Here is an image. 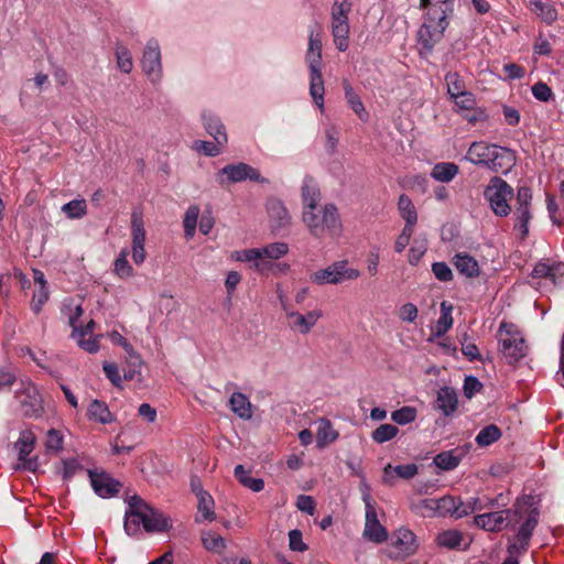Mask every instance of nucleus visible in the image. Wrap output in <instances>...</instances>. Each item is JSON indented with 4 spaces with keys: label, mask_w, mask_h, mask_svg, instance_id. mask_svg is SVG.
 Wrapping results in <instances>:
<instances>
[{
    "label": "nucleus",
    "mask_w": 564,
    "mask_h": 564,
    "mask_svg": "<svg viewBox=\"0 0 564 564\" xmlns=\"http://www.w3.org/2000/svg\"><path fill=\"white\" fill-rule=\"evenodd\" d=\"M421 6L427 8V12L423 24L417 31V42L420 45V54L427 56L432 53L436 43L443 37L448 22L446 20L444 3L430 4V0H421Z\"/></svg>",
    "instance_id": "1"
},
{
    "label": "nucleus",
    "mask_w": 564,
    "mask_h": 564,
    "mask_svg": "<svg viewBox=\"0 0 564 564\" xmlns=\"http://www.w3.org/2000/svg\"><path fill=\"white\" fill-rule=\"evenodd\" d=\"M302 221L311 236L316 239L337 236L341 229L338 210L333 204L303 209Z\"/></svg>",
    "instance_id": "2"
},
{
    "label": "nucleus",
    "mask_w": 564,
    "mask_h": 564,
    "mask_svg": "<svg viewBox=\"0 0 564 564\" xmlns=\"http://www.w3.org/2000/svg\"><path fill=\"white\" fill-rule=\"evenodd\" d=\"M62 314L68 319V324L73 328L72 337L76 340L77 345L88 352H96L99 349V341L97 337L93 336L95 322L90 319L83 327L79 322V317L83 315L80 301L76 299L65 300L62 306Z\"/></svg>",
    "instance_id": "3"
},
{
    "label": "nucleus",
    "mask_w": 564,
    "mask_h": 564,
    "mask_svg": "<svg viewBox=\"0 0 564 564\" xmlns=\"http://www.w3.org/2000/svg\"><path fill=\"white\" fill-rule=\"evenodd\" d=\"M305 61L310 69V95L314 104L324 110V78L322 74V41L319 34L310 33Z\"/></svg>",
    "instance_id": "4"
},
{
    "label": "nucleus",
    "mask_w": 564,
    "mask_h": 564,
    "mask_svg": "<svg viewBox=\"0 0 564 564\" xmlns=\"http://www.w3.org/2000/svg\"><path fill=\"white\" fill-rule=\"evenodd\" d=\"M530 497L518 498L513 509H503L478 514L474 518V523L482 530L489 532H499L507 528L514 518L523 519L530 509Z\"/></svg>",
    "instance_id": "5"
},
{
    "label": "nucleus",
    "mask_w": 564,
    "mask_h": 564,
    "mask_svg": "<svg viewBox=\"0 0 564 564\" xmlns=\"http://www.w3.org/2000/svg\"><path fill=\"white\" fill-rule=\"evenodd\" d=\"M351 10L352 0H335L330 8V31L334 44L340 52H345L349 47V14Z\"/></svg>",
    "instance_id": "6"
},
{
    "label": "nucleus",
    "mask_w": 564,
    "mask_h": 564,
    "mask_svg": "<svg viewBox=\"0 0 564 564\" xmlns=\"http://www.w3.org/2000/svg\"><path fill=\"white\" fill-rule=\"evenodd\" d=\"M499 349L509 362L520 360L525 356L527 346L518 328L508 323H501L498 330Z\"/></svg>",
    "instance_id": "7"
},
{
    "label": "nucleus",
    "mask_w": 564,
    "mask_h": 564,
    "mask_svg": "<svg viewBox=\"0 0 564 564\" xmlns=\"http://www.w3.org/2000/svg\"><path fill=\"white\" fill-rule=\"evenodd\" d=\"M484 195L496 216L509 215L511 208L508 202L513 196V189L506 181L497 176L492 177L486 186Z\"/></svg>",
    "instance_id": "8"
},
{
    "label": "nucleus",
    "mask_w": 564,
    "mask_h": 564,
    "mask_svg": "<svg viewBox=\"0 0 564 564\" xmlns=\"http://www.w3.org/2000/svg\"><path fill=\"white\" fill-rule=\"evenodd\" d=\"M360 276L359 270L348 267L347 261H336L328 267L311 274L310 280L317 285L339 284L344 281L356 280Z\"/></svg>",
    "instance_id": "9"
},
{
    "label": "nucleus",
    "mask_w": 564,
    "mask_h": 564,
    "mask_svg": "<svg viewBox=\"0 0 564 564\" xmlns=\"http://www.w3.org/2000/svg\"><path fill=\"white\" fill-rule=\"evenodd\" d=\"M523 519L524 522L519 528L516 536L509 540L507 552L510 556L519 557L527 552L532 533L539 521L538 509H530Z\"/></svg>",
    "instance_id": "10"
},
{
    "label": "nucleus",
    "mask_w": 564,
    "mask_h": 564,
    "mask_svg": "<svg viewBox=\"0 0 564 564\" xmlns=\"http://www.w3.org/2000/svg\"><path fill=\"white\" fill-rule=\"evenodd\" d=\"M247 180L259 183L264 182V178L261 176L257 169L243 162L227 164L216 174V181L221 186H226L231 183L243 182Z\"/></svg>",
    "instance_id": "11"
},
{
    "label": "nucleus",
    "mask_w": 564,
    "mask_h": 564,
    "mask_svg": "<svg viewBox=\"0 0 564 564\" xmlns=\"http://www.w3.org/2000/svg\"><path fill=\"white\" fill-rule=\"evenodd\" d=\"M141 67L152 84L161 83L163 77L162 56L159 42L155 39L147 42L141 58Z\"/></svg>",
    "instance_id": "12"
},
{
    "label": "nucleus",
    "mask_w": 564,
    "mask_h": 564,
    "mask_svg": "<svg viewBox=\"0 0 564 564\" xmlns=\"http://www.w3.org/2000/svg\"><path fill=\"white\" fill-rule=\"evenodd\" d=\"M15 399L21 405V410L26 416H37L42 411V398L29 379H22L20 387L15 391Z\"/></svg>",
    "instance_id": "13"
},
{
    "label": "nucleus",
    "mask_w": 564,
    "mask_h": 564,
    "mask_svg": "<svg viewBox=\"0 0 564 564\" xmlns=\"http://www.w3.org/2000/svg\"><path fill=\"white\" fill-rule=\"evenodd\" d=\"M290 329L300 335H307L315 327L317 322L322 318V310H313L306 313H300L293 308L284 313Z\"/></svg>",
    "instance_id": "14"
},
{
    "label": "nucleus",
    "mask_w": 564,
    "mask_h": 564,
    "mask_svg": "<svg viewBox=\"0 0 564 564\" xmlns=\"http://www.w3.org/2000/svg\"><path fill=\"white\" fill-rule=\"evenodd\" d=\"M35 445V436L29 431H22L14 446L19 454L20 465L17 468H22L29 471H36L39 464L36 457H30Z\"/></svg>",
    "instance_id": "15"
},
{
    "label": "nucleus",
    "mask_w": 564,
    "mask_h": 564,
    "mask_svg": "<svg viewBox=\"0 0 564 564\" xmlns=\"http://www.w3.org/2000/svg\"><path fill=\"white\" fill-rule=\"evenodd\" d=\"M456 106V110L467 120L469 123L475 124L479 121H485L487 115L484 109L476 108V99L473 93L465 91L451 98Z\"/></svg>",
    "instance_id": "16"
},
{
    "label": "nucleus",
    "mask_w": 564,
    "mask_h": 564,
    "mask_svg": "<svg viewBox=\"0 0 564 564\" xmlns=\"http://www.w3.org/2000/svg\"><path fill=\"white\" fill-rule=\"evenodd\" d=\"M366 503V523L364 530V536L375 543H382L388 538V532L378 520L376 508L372 505L369 495L364 497Z\"/></svg>",
    "instance_id": "17"
},
{
    "label": "nucleus",
    "mask_w": 564,
    "mask_h": 564,
    "mask_svg": "<svg viewBox=\"0 0 564 564\" xmlns=\"http://www.w3.org/2000/svg\"><path fill=\"white\" fill-rule=\"evenodd\" d=\"M143 529L147 532H164L172 528V519L151 508L142 500Z\"/></svg>",
    "instance_id": "18"
},
{
    "label": "nucleus",
    "mask_w": 564,
    "mask_h": 564,
    "mask_svg": "<svg viewBox=\"0 0 564 564\" xmlns=\"http://www.w3.org/2000/svg\"><path fill=\"white\" fill-rule=\"evenodd\" d=\"M94 491L101 498L115 496L120 490V482L115 480L105 471L87 470Z\"/></svg>",
    "instance_id": "19"
},
{
    "label": "nucleus",
    "mask_w": 564,
    "mask_h": 564,
    "mask_svg": "<svg viewBox=\"0 0 564 564\" xmlns=\"http://www.w3.org/2000/svg\"><path fill=\"white\" fill-rule=\"evenodd\" d=\"M532 199V194L530 188L528 187H520L518 189L517 194V207H516V217H517V224L516 228H518L522 236H525L528 234V224L531 219V213H530V203Z\"/></svg>",
    "instance_id": "20"
},
{
    "label": "nucleus",
    "mask_w": 564,
    "mask_h": 564,
    "mask_svg": "<svg viewBox=\"0 0 564 564\" xmlns=\"http://www.w3.org/2000/svg\"><path fill=\"white\" fill-rule=\"evenodd\" d=\"M230 260L249 263L251 268L264 273L273 268V264L261 259L260 248L235 250L229 256Z\"/></svg>",
    "instance_id": "21"
},
{
    "label": "nucleus",
    "mask_w": 564,
    "mask_h": 564,
    "mask_svg": "<svg viewBox=\"0 0 564 564\" xmlns=\"http://www.w3.org/2000/svg\"><path fill=\"white\" fill-rule=\"evenodd\" d=\"M142 520V499L133 496L128 501V509L126 511L124 530L133 536L140 533Z\"/></svg>",
    "instance_id": "22"
},
{
    "label": "nucleus",
    "mask_w": 564,
    "mask_h": 564,
    "mask_svg": "<svg viewBox=\"0 0 564 564\" xmlns=\"http://www.w3.org/2000/svg\"><path fill=\"white\" fill-rule=\"evenodd\" d=\"M514 164V152L510 149L496 145L486 167L496 173L507 174Z\"/></svg>",
    "instance_id": "23"
},
{
    "label": "nucleus",
    "mask_w": 564,
    "mask_h": 564,
    "mask_svg": "<svg viewBox=\"0 0 564 564\" xmlns=\"http://www.w3.org/2000/svg\"><path fill=\"white\" fill-rule=\"evenodd\" d=\"M528 10L541 22L551 25L557 20L558 12L551 0H524Z\"/></svg>",
    "instance_id": "24"
},
{
    "label": "nucleus",
    "mask_w": 564,
    "mask_h": 564,
    "mask_svg": "<svg viewBox=\"0 0 564 564\" xmlns=\"http://www.w3.org/2000/svg\"><path fill=\"white\" fill-rule=\"evenodd\" d=\"M267 210L270 226L273 231H279L290 225V214L280 200L269 199L267 203Z\"/></svg>",
    "instance_id": "25"
},
{
    "label": "nucleus",
    "mask_w": 564,
    "mask_h": 564,
    "mask_svg": "<svg viewBox=\"0 0 564 564\" xmlns=\"http://www.w3.org/2000/svg\"><path fill=\"white\" fill-rule=\"evenodd\" d=\"M496 145L497 144H489L485 141H475L469 145L465 160L471 164L486 167Z\"/></svg>",
    "instance_id": "26"
},
{
    "label": "nucleus",
    "mask_w": 564,
    "mask_h": 564,
    "mask_svg": "<svg viewBox=\"0 0 564 564\" xmlns=\"http://www.w3.org/2000/svg\"><path fill=\"white\" fill-rule=\"evenodd\" d=\"M206 131L215 139L218 144L227 142V133L219 118L212 111H204L202 115Z\"/></svg>",
    "instance_id": "27"
},
{
    "label": "nucleus",
    "mask_w": 564,
    "mask_h": 564,
    "mask_svg": "<svg viewBox=\"0 0 564 564\" xmlns=\"http://www.w3.org/2000/svg\"><path fill=\"white\" fill-rule=\"evenodd\" d=\"M302 210L303 209H313L316 206H319L321 202V193L317 183L312 177H305L302 189Z\"/></svg>",
    "instance_id": "28"
},
{
    "label": "nucleus",
    "mask_w": 564,
    "mask_h": 564,
    "mask_svg": "<svg viewBox=\"0 0 564 564\" xmlns=\"http://www.w3.org/2000/svg\"><path fill=\"white\" fill-rule=\"evenodd\" d=\"M564 275V263L556 261H541L533 269V278H545L556 283L557 278Z\"/></svg>",
    "instance_id": "29"
},
{
    "label": "nucleus",
    "mask_w": 564,
    "mask_h": 564,
    "mask_svg": "<svg viewBox=\"0 0 564 564\" xmlns=\"http://www.w3.org/2000/svg\"><path fill=\"white\" fill-rule=\"evenodd\" d=\"M435 541L438 546L449 550L466 547L469 544L466 536L455 529L445 530L438 533Z\"/></svg>",
    "instance_id": "30"
},
{
    "label": "nucleus",
    "mask_w": 564,
    "mask_h": 564,
    "mask_svg": "<svg viewBox=\"0 0 564 564\" xmlns=\"http://www.w3.org/2000/svg\"><path fill=\"white\" fill-rule=\"evenodd\" d=\"M339 436V433L333 427L332 422L328 419H319L317 421L316 430V445L319 448H324L329 444L334 443Z\"/></svg>",
    "instance_id": "31"
},
{
    "label": "nucleus",
    "mask_w": 564,
    "mask_h": 564,
    "mask_svg": "<svg viewBox=\"0 0 564 564\" xmlns=\"http://www.w3.org/2000/svg\"><path fill=\"white\" fill-rule=\"evenodd\" d=\"M197 500L198 512L196 516V522L214 521L216 519V513L213 497L207 491H199Z\"/></svg>",
    "instance_id": "32"
},
{
    "label": "nucleus",
    "mask_w": 564,
    "mask_h": 564,
    "mask_svg": "<svg viewBox=\"0 0 564 564\" xmlns=\"http://www.w3.org/2000/svg\"><path fill=\"white\" fill-rule=\"evenodd\" d=\"M231 411L242 420H250L253 415L252 404L248 397L241 392H234L229 399Z\"/></svg>",
    "instance_id": "33"
},
{
    "label": "nucleus",
    "mask_w": 564,
    "mask_h": 564,
    "mask_svg": "<svg viewBox=\"0 0 564 564\" xmlns=\"http://www.w3.org/2000/svg\"><path fill=\"white\" fill-rule=\"evenodd\" d=\"M343 88L345 93V99L350 109L358 116L361 121H367L369 119V113L366 111V108L359 95L355 91L354 87L347 80H345L343 83Z\"/></svg>",
    "instance_id": "34"
},
{
    "label": "nucleus",
    "mask_w": 564,
    "mask_h": 564,
    "mask_svg": "<svg viewBox=\"0 0 564 564\" xmlns=\"http://www.w3.org/2000/svg\"><path fill=\"white\" fill-rule=\"evenodd\" d=\"M454 265L466 278H476L480 273L477 260L466 253H457L454 257Z\"/></svg>",
    "instance_id": "35"
},
{
    "label": "nucleus",
    "mask_w": 564,
    "mask_h": 564,
    "mask_svg": "<svg viewBox=\"0 0 564 564\" xmlns=\"http://www.w3.org/2000/svg\"><path fill=\"white\" fill-rule=\"evenodd\" d=\"M87 416L90 421H95L101 424H108L115 421V416L110 412L108 405L99 400H94L90 402Z\"/></svg>",
    "instance_id": "36"
},
{
    "label": "nucleus",
    "mask_w": 564,
    "mask_h": 564,
    "mask_svg": "<svg viewBox=\"0 0 564 564\" xmlns=\"http://www.w3.org/2000/svg\"><path fill=\"white\" fill-rule=\"evenodd\" d=\"M459 167L453 162H440L436 163L431 171V176L437 182L449 183L458 174Z\"/></svg>",
    "instance_id": "37"
},
{
    "label": "nucleus",
    "mask_w": 564,
    "mask_h": 564,
    "mask_svg": "<svg viewBox=\"0 0 564 564\" xmlns=\"http://www.w3.org/2000/svg\"><path fill=\"white\" fill-rule=\"evenodd\" d=\"M398 210L401 218L405 221V227L414 228L417 223L416 208L411 198L402 194L398 199Z\"/></svg>",
    "instance_id": "38"
},
{
    "label": "nucleus",
    "mask_w": 564,
    "mask_h": 564,
    "mask_svg": "<svg viewBox=\"0 0 564 564\" xmlns=\"http://www.w3.org/2000/svg\"><path fill=\"white\" fill-rule=\"evenodd\" d=\"M457 394L451 388H442L437 393V408L444 415H451L457 409Z\"/></svg>",
    "instance_id": "39"
},
{
    "label": "nucleus",
    "mask_w": 564,
    "mask_h": 564,
    "mask_svg": "<svg viewBox=\"0 0 564 564\" xmlns=\"http://www.w3.org/2000/svg\"><path fill=\"white\" fill-rule=\"evenodd\" d=\"M143 360L140 355H132V358H124L123 378L127 381L142 382Z\"/></svg>",
    "instance_id": "40"
},
{
    "label": "nucleus",
    "mask_w": 564,
    "mask_h": 564,
    "mask_svg": "<svg viewBox=\"0 0 564 564\" xmlns=\"http://www.w3.org/2000/svg\"><path fill=\"white\" fill-rule=\"evenodd\" d=\"M453 306L446 301L441 303V316L436 322L434 335L437 337L446 334L453 326Z\"/></svg>",
    "instance_id": "41"
},
{
    "label": "nucleus",
    "mask_w": 564,
    "mask_h": 564,
    "mask_svg": "<svg viewBox=\"0 0 564 564\" xmlns=\"http://www.w3.org/2000/svg\"><path fill=\"white\" fill-rule=\"evenodd\" d=\"M131 238L132 246H144L147 234L144 229L142 214L140 212H132L131 214Z\"/></svg>",
    "instance_id": "42"
},
{
    "label": "nucleus",
    "mask_w": 564,
    "mask_h": 564,
    "mask_svg": "<svg viewBox=\"0 0 564 564\" xmlns=\"http://www.w3.org/2000/svg\"><path fill=\"white\" fill-rule=\"evenodd\" d=\"M261 259L269 261L279 260L289 253L286 242H272L260 248Z\"/></svg>",
    "instance_id": "43"
},
{
    "label": "nucleus",
    "mask_w": 564,
    "mask_h": 564,
    "mask_svg": "<svg viewBox=\"0 0 564 564\" xmlns=\"http://www.w3.org/2000/svg\"><path fill=\"white\" fill-rule=\"evenodd\" d=\"M115 56L118 69L124 74H130L133 68V59L130 50L122 44H117Z\"/></svg>",
    "instance_id": "44"
},
{
    "label": "nucleus",
    "mask_w": 564,
    "mask_h": 564,
    "mask_svg": "<svg viewBox=\"0 0 564 564\" xmlns=\"http://www.w3.org/2000/svg\"><path fill=\"white\" fill-rule=\"evenodd\" d=\"M395 545H398L403 552H414L416 549V541L414 533L405 528H400L394 533Z\"/></svg>",
    "instance_id": "45"
},
{
    "label": "nucleus",
    "mask_w": 564,
    "mask_h": 564,
    "mask_svg": "<svg viewBox=\"0 0 564 564\" xmlns=\"http://www.w3.org/2000/svg\"><path fill=\"white\" fill-rule=\"evenodd\" d=\"M202 543L207 551L214 553H220L226 549L224 538L213 531H204L202 533Z\"/></svg>",
    "instance_id": "46"
},
{
    "label": "nucleus",
    "mask_w": 564,
    "mask_h": 564,
    "mask_svg": "<svg viewBox=\"0 0 564 564\" xmlns=\"http://www.w3.org/2000/svg\"><path fill=\"white\" fill-rule=\"evenodd\" d=\"M437 501V516H447L452 514L457 518V513H459V510H462L463 506H460V501L458 502L454 497L452 496H444L440 499H436Z\"/></svg>",
    "instance_id": "47"
},
{
    "label": "nucleus",
    "mask_w": 564,
    "mask_h": 564,
    "mask_svg": "<svg viewBox=\"0 0 564 564\" xmlns=\"http://www.w3.org/2000/svg\"><path fill=\"white\" fill-rule=\"evenodd\" d=\"M501 436V431L497 425L490 424L480 430L476 436V443L481 446H489L497 442Z\"/></svg>",
    "instance_id": "48"
},
{
    "label": "nucleus",
    "mask_w": 564,
    "mask_h": 564,
    "mask_svg": "<svg viewBox=\"0 0 564 564\" xmlns=\"http://www.w3.org/2000/svg\"><path fill=\"white\" fill-rule=\"evenodd\" d=\"M445 83L447 86V94L449 95L451 98L467 91V87L464 79L456 72L447 73L445 75Z\"/></svg>",
    "instance_id": "49"
},
{
    "label": "nucleus",
    "mask_w": 564,
    "mask_h": 564,
    "mask_svg": "<svg viewBox=\"0 0 564 564\" xmlns=\"http://www.w3.org/2000/svg\"><path fill=\"white\" fill-rule=\"evenodd\" d=\"M129 251L127 249H122L115 260L113 272L120 279L130 278L133 275V268L128 262Z\"/></svg>",
    "instance_id": "50"
},
{
    "label": "nucleus",
    "mask_w": 564,
    "mask_h": 564,
    "mask_svg": "<svg viewBox=\"0 0 564 564\" xmlns=\"http://www.w3.org/2000/svg\"><path fill=\"white\" fill-rule=\"evenodd\" d=\"M63 213L70 219H78L86 215L87 206L85 199H74L62 207Z\"/></svg>",
    "instance_id": "51"
},
{
    "label": "nucleus",
    "mask_w": 564,
    "mask_h": 564,
    "mask_svg": "<svg viewBox=\"0 0 564 564\" xmlns=\"http://www.w3.org/2000/svg\"><path fill=\"white\" fill-rule=\"evenodd\" d=\"M199 216L198 206H191L185 213L183 220L184 232L187 238H193L196 231L197 220Z\"/></svg>",
    "instance_id": "52"
},
{
    "label": "nucleus",
    "mask_w": 564,
    "mask_h": 564,
    "mask_svg": "<svg viewBox=\"0 0 564 564\" xmlns=\"http://www.w3.org/2000/svg\"><path fill=\"white\" fill-rule=\"evenodd\" d=\"M398 431L392 424H381L372 432V440L379 444L388 442L398 434Z\"/></svg>",
    "instance_id": "53"
},
{
    "label": "nucleus",
    "mask_w": 564,
    "mask_h": 564,
    "mask_svg": "<svg viewBox=\"0 0 564 564\" xmlns=\"http://www.w3.org/2000/svg\"><path fill=\"white\" fill-rule=\"evenodd\" d=\"M104 372L107 379L117 388H122V382L124 380L123 376H121L119 367L115 362L106 361L102 365Z\"/></svg>",
    "instance_id": "54"
},
{
    "label": "nucleus",
    "mask_w": 564,
    "mask_h": 564,
    "mask_svg": "<svg viewBox=\"0 0 564 564\" xmlns=\"http://www.w3.org/2000/svg\"><path fill=\"white\" fill-rule=\"evenodd\" d=\"M416 417V410L411 406H403L399 410H395L391 414V419L393 422L404 425L411 423Z\"/></svg>",
    "instance_id": "55"
},
{
    "label": "nucleus",
    "mask_w": 564,
    "mask_h": 564,
    "mask_svg": "<svg viewBox=\"0 0 564 564\" xmlns=\"http://www.w3.org/2000/svg\"><path fill=\"white\" fill-rule=\"evenodd\" d=\"M460 506H463L459 513H457V518H463L476 511H482V497H471L466 502L460 501Z\"/></svg>",
    "instance_id": "56"
},
{
    "label": "nucleus",
    "mask_w": 564,
    "mask_h": 564,
    "mask_svg": "<svg viewBox=\"0 0 564 564\" xmlns=\"http://www.w3.org/2000/svg\"><path fill=\"white\" fill-rule=\"evenodd\" d=\"M532 95L539 101L547 102L553 99L552 89L543 82H538L531 87Z\"/></svg>",
    "instance_id": "57"
},
{
    "label": "nucleus",
    "mask_w": 564,
    "mask_h": 564,
    "mask_svg": "<svg viewBox=\"0 0 564 564\" xmlns=\"http://www.w3.org/2000/svg\"><path fill=\"white\" fill-rule=\"evenodd\" d=\"M434 462L437 467L445 469V470L453 469V468L457 467V465L459 464V459L456 456H454L452 453H448V452L441 453V454L436 455V457L434 458Z\"/></svg>",
    "instance_id": "58"
},
{
    "label": "nucleus",
    "mask_w": 564,
    "mask_h": 564,
    "mask_svg": "<svg viewBox=\"0 0 564 564\" xmlns=\"http://www.w3.org/2000/svg\"><path fill=\"white\" fill-rule=\"evenodd\" d=\"M221 145L223 144H218L216 141L209 142V141L197 140L194 142L193 148L196 151L204 153L205 155L216 156L220 153Z\"/></svg>",
    "instance_id": "59"
},
{
    "label": "nucleus",
    "mask_w": 564,
    "mask_h": 564,
    "mask_svg": "<svg viewBox=\"0 0 564 564\" xmlns=\"http://www.w3.org/2000/svg\"><path fill=\"white\" fill-rule=\"evenodd\" d=\"M83 469V465L76 458L65 459L63 462V479L68 481Z\"/></svg>",
    "instance_id": "60"
},
{
    "label": "nucleus",
    "mask_w": 564,
    "mask_h": 564,
    "mask_svg": "<svg viewBox=\"0 0 564 564\" xmlns=\"http://www.w3.org/2000/svg\"><path fill=\"white\" fill-rule=\"evenodd\" d=\"M47 300H48L47 288H43V286L36 288L34 291L32 301H31L32 311L37 314L41 311L44 303H46Z\"/></svg>",
    "instance_id": "61"
},
{
    "label": "nucleus",
    "mask_w": 564,
    "mask_h": 564,
    "mask_svg": "<svg viewBox=\"0 0 564 564\" xmlns=\"http://www.w3.org/2000/svg\"><path fill=\"white\" fill-rule=\"evenodd\" d=\"M432 272L435 278L442 282H448L453 279V272L445 262H434L432 264Z\"/></svg>",
    "instance_id": "62"
},
{
    "label": "nucleus",
    "mask_w": 564,
    "mask_h": 564,
    "mask_svg": "<svg viewBox=\"0 0 564 564\" xmlns=\"http://www.w3.org/2000/svg\"><path fill=\"white\" fill-rule=\"evenodd\" d=\"M289 546L292 551L304 552L307 550V545L303 542L302 532L297 529L289 532Z\"/></svg>",
    "instance_id": "63"
},
{
    "label": "nucleus",
    "mask_w": 564,
    "mask_h": 564,
    "mask_svg": "<svg viewBox=\"0 0 564 564\" xmlns=\"http://www.w3.org/2000/svg\"><path fill=\"white\" fill-rule=\"evenodd\" d=\"M398 316L403 322H414L417 317V307L412 303L403 304L399 308Z\"/></svg>",
    "instance_id": "64"
}]
</instances>
